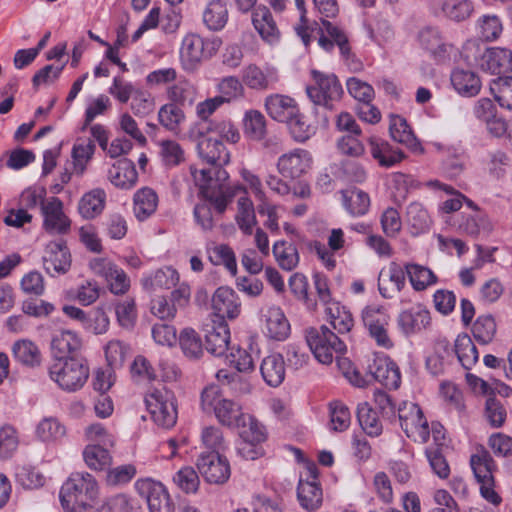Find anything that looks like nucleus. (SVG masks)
I'll return each instance as SVG.
<instances>
[{
    "label": "nucleus",
    "mask_w": 512,
    "mask_h": 512,
    "mask_svg": "<svg viewBox=\"0 0 512 512\" xmlns=\"http://www.w3.org/2000/svg\"><path fill=\"white\" fill-rule=\"evenodd\" d=\"M206 350L216 356H226L230 351V330L225 321H214L206 330Z\"/></svg>",
    "instance_id": "412c9836"
},
{
    "label": "nucleus",
    "mask_w": 512,
    "mask_h": 512,
    "mask_svg": "<svg viewBox=\"0 0 512 512\" xmlns=\"http://www.w3.org/2000/svg\"><path fill=\"white\" fill-rule=\"evenodd\" d=\"M201 407L206 413H213L218 422L227 427L246 426V415L241 405L226 398L216 385L206 387L201 394Z\"/></svg>",
    "instance_id": "f03ea898"
},
{
    "label": "nucleus",
    "mask_w": 512,
    "mask_h": 512,
    "mask_svg": "<svg viewBox=\"0 0 512 512\" xmlns=\"http://www.w3.org/2000/svg\"><path fill=\"white\" fill-rule=\"evenodd\" d=\"M273 255L279 267L285 271L294 270L300 261L297 247L284 240L276 241L273 244Z\"/></svg>",
    "instance_id": "a19ab883"
},
{
    "label": "nucleus",
    "mask_w": 512,
    "mask_h": 512,
    "mask_svg": "<svg viewBox=\"0 0 512 512\" xmlns=\"http://www.w3.org/2000/svg\"><path fill=\"white\" fill-rule=\"evenodd\" d=\"M389 133L394 141L405 145L412 152L417 154L423 153L421 143L415 137L406 119L402 116H390Z\"/></svg>",
    "instance_id": "c85d7f7f"
},
{
    "label": "nucleus",
    "mask_w": 512,
    "mask_h": 512,
    "mask_svg": "<svg viewBox=\"0 0 512 512\" xmlns=\"http://www.w3.org/2000/svg\"><path fill=\"white\" fill-rule=\"evenodd\" d=\"M83 458L86 465L96 471L105 469L112 462L109 450L100 444L87 445L83 451Z\"/></svg>",
    "instance_id": "3c124183"
},
{
    "label": "nucleus",
    "mask_w": 512,
    "mask_h": 512,
    "mask_svg": "<svg viewBox=\"0 0 512 512\" xmlns=\"http://www.w3.org/2000/svg\"><path fill=\"white\" fill-rule=\"evenodd\" d=\"M480 67L493 75L512 72V51L502 47L489 48L483 55Z\"/></svg>",
    "instance_id": "bb28decb"
},
{
    "label": "nucleus",
    "mask_w": 512,
    "mask_h": 512,
    "mask_svg": "<svg viewBox=\"0 0 512 512\" xmlns=\"http://www.w3.org/2000/svg\"><path fill=\"white\" fill-rule=\"evenodd\" d=\"M197 468L205 480L212 484H223L230 477V465L226 458L217 452L201 453Z\"/></svg>",
    "instance_id": "dca6fc26"
},
{
    "label": "nucleus",
    "mask_w": 512,
    "mask_h": 512,
    "mask_svg": "<svg viewBox=\"0 0 512 512\" xmlns=\"http://www.w3.org/2000/svg\"><path fill=\"white\" fill-rule=\"evenodd\" d=\"M368 143L372 157L381 167H393L405 158L402 150L393 147L386 140L370 137Z\"/></svg>",
    "instance_id": "cd10ccee"
},
{
    "label": "nucleus",
    "mask_w": 512,
    "mask_h": 512,
    "mask_svg": "<svg viewBox=\"0 0 512 512\" xmlns=\"http://www.w3.org/2000/svg\"><path fill=\"white\" fill-rule=\"evenodd\" d=\"M221 40L217 37L203 38L198 34H187L181 43L180 60L185 71L197 69L203 60L211 58L219 50Z\"/></svg>",
    "instance_id": "20e7f679"
},
{
    "label": "nucleus",
    "mask_w": 512,
    "mask_h": 512,
    "mask_svg": "<svg viewBox=\"0 0 512 512\" xmlns=\"http://www.w3.org/2000/svg\"><path fill=\"white\" fill-rule=\"evenodd\" d=\"M158 119L167 130L176 132L180 124L185 120V114L176 104L163 105L158 112Z\"/></svg>",
    "instance_id": "338daca9"
},
{
    "label": "nucleus",
    "mask_w": 512,
    "mask_h": 512,
    "mask_svg": "<svg viewBox=\"0 0 512 512\" xmlns=\"http://www.w3.org/2000/svg\"><path fill=\"white\" fill-rule=\"evenodd\" d=\"M406 285L405 265L391 262L389 266L382 269L378 277V289L382 297L392 299Z\"/></svg>",
    "instance_id": "aec40b11"
},
{
    "label": "nucleus",
    "mask_w": 512,
    "mask_h": 512,
    "mask_svg": "<svg viewBox=\"0 0 512 512\" xmlns=\"http://www.w3.org/2000/svg\"><path fill=\"white\" fill-rule=\"evenodd\" d=\"M190 297V286L185 282L179 283L169 298L158 296L151 301V313L161 320H172L179 309L188 305Z\"/></svg>",
    "instance_id": "9b49d317"
},
{
    "label": "nucleus",
    "mask_w": 512,
    "mask_h": 512,
    "mask_svg": "<svg viewBox=\"0 0 512 512\" xmlns=\"http://www.w3.org/2000/svg\"><path fill=\"white\" fill-rule=\"evenodd\" d=\"M312 154L302 148L292 149L282 154L277 160V170L286 179H298L312 168Z\"/></svg>",
    "instance_id": "ddd939ff"
},
{
    "label": "nucleus",
    "mask_w": 512,
    "mask_h": 512,
    "mask_svg": "<svg viewBox=\"0 0 512 512\" xmlns=\"http://www.w3.org/2000/svg\"><path fill=\"white\" fill-rule=\"evenodd\" d=\"M470 466L480 485L481 496L489 503L497 506L502 499L494 490V472L496 464L489 451L480 446L470 457Z\"/></svg>",
    "instance_id": "423d86ee"
},
{
    "label": "nucleus",
    "mask_w": 512,
    "mask_h": 512,
    "mask_svg": "<svg viewBox=\"0 0 512 512\" xmlns=\"http://www.w3.org/2000/svg\"><path fill=\"white\" fill-rule=\"evenodd\" d=\"M244 133L252 140L260 141L266 134V120L258 110H249L243 118Z\"/></svg>",
    "instance_id": "6e6d98bb"
},
{
    "label": "nucleus",
    "mask_w": 512,
    "mask_h": 512,
    "mask_svg": "<svg viewBox=\"0 0 512 512\" xmlns=\"http://www.w3.org/2000/svg\"><path fill=\"white\" fill-rule=\"evenodd\" d=\"M208 258L214 265H223L232 275L237 273L235 253L226 244H218L207 250Z\"/></svg>",
    "instance_id": "864d4df0"
},
{
    "label": "nucleus",
    "mask_w": 512,
    "mask_h": 512,
    "mask_svg": "<svg viewBox=\"0 0 512 512\" xmlns=\"http://www.w3.org/2000/svg\"><path fill=\"white\" fill-rule=\"evenodd\" d=\"M159 155L166 167H175L185 161V152L181 145L174 140L159 142Z\"/></svg>",
    "instance_id": "bf43d9fd"
},
{
    "label": "nucleus",
    "mask_w": 512,
    "mask_h": 512,
    "mask_svg": "<svg viewBox=\"0 0 512 512\" xmlns=\"http://www.w3.org/2000/svg\"><path fill=\"white\" fill-rule=\"evenodd\" d=\"M398 418L401 428L408 438L422 444L429 440L430 426L417 404L404 402L398 408Z\"/></svg>",
    "instance_id": "1a4fd4ad"
},
{
    "label": "nucleus",
    "mask_w": 512,
    "mask_h": 512,
    "mask_svg": "<svg viewBox=\"0 0 512 512\" xmlns=\"http://www.w3.org/2000/svg\"><path fill=\"white\" fill-rule=\"evenodd\" d=\"M252 22L262 39L269 43L278 41L280 32L266 6L257 7L252 14Z\"/></svg>",
    "instance_id": "e433bc0d"
},
{
    "label": "nucleus",
    "mask_w": 512,
    "mask_h": 512,
    "mask_svg": "<svg viewBox=\"0 0 512 512\" xmlns=\"http://www.w3.org/2000/svg\"><path fill=\"white\" fill-rule=\"evenodd\" d=\"M147 410L154 422L164 428H171L177 420V407L173 392L164 386L154 388L145 396Z\"/></svg>",
    "instance_id": "6e6552de"
},
{
    "label": "nucleus",
    "mask_w": 512,
    "mask_h": 512,
    "mask_svg": "<svg viewBox=\"0 0 512 512\" xmlns=\"http://www.w3.org/2000/svg\"><path fill=\"white\" fill-rule=\"evenodd\" d=\"M307 473V479H300L299 481L297 491L298 500L304 509L308 511H315L320 508L323 501L322 489L317 482V467L315 465L309 466Z\"/></svg>",
    "instance_id": "a211bd4d"
},
{
    "label": "nucleus",
    "mask_w": 512,
    "mask_h": 512,
    "mask_svg": "<svg viewBox=\"0 0 512 512\" xmlns=\"http://www.w3.org/2000/svg\"><path fill=\"white\" fill-rule=\"evenodd\" d=\"M236 222L243 233L247 235L252 234L253 227L256 224V217L253 203L248 197H240L238 200Z\"/></svg>",
    "instance_id": "680f3d73"
},
{
    "label": "nucleus",
    "mask_w": 512,
    "mask_h": 512,
    "mask_svg": "<svg viewBox=\"0 0 512 512\" xmlns=\"http://www.w3.org/2000/svg\"><path fill=\"white\" fill-rule=\"evenodd\" d=\"M306 341L315 358L322 364H331L346 351V345L332 330L322 325L306 331Z\"/></svg>",
    "instance_id": "39448f33"
},
{
    "label": "nucleus",
    "mask_w": 512,
    "mask_h": 512,
    "mask_svg": "<svg viewBox=\"0 0 512 512\" xmlns=\"http://www.w3.org/2000/svg\"><path fill=\"white\" fill-rule=\"evenodd\" d=\"M179 273L171 266H164L151 273L145 274L141 284L145 290L171 289L179 283Z\"/></svg>",
    "instance_id": "2f4dec72"
},
{
    "label": "nucleus",
    "mask_w": 512,
    "mask_h": 512,
    "mask_svg": "<svg viewBox=\"0 0 512 512\" xmlns=\"http://www.w3.org/2000/svg\"><path fill=\"white\" fill-rule=\"evenodd\" d=\"M43 216V227L51 234H67L70 231L71 220L63 211V203L57 197L43 199L40 202Z\"/></svg>",
    "instance_id": "4468645a"
},
{
    "label": "nucleus",
    "mask_w": 512,
    "mask_h": 512,
    "mask_svg": "<svg viewBox=\"0 0 512 512\" xmlns=\"http://www.w3.org/2000/svg\"><path fill=\"white\" fill-rule=\"evenodd\" d=\"M451 84L462 96L473 97L481 89V81L476 73L464 69H455L451 73Z\"/></svg>",
    "instance_id": "58836bf2"
},
{
    "label": "nucleus",
    "mask_w": 512,
    "mask_h": 512,
    "mask_svg": "<svg viewBox=\"0 0 512 512\" xmlns=\"http://www.w3.org/2000/svg\"><path fill=\"white\" fill-rule=\"evenodd\" d=\"M228 20L227 4L223 0H211L203 11V22L208 29L219 31Z\"/></svg>",
    "instance_id": "79ce46f5"
},
{
    "label": "nucleus",
    "mask_w": 512,
    "mask_h": 512,
    "mask_svg": "<svg viewBox=\"0 0 512 512\" xmlns=\"http://www.w3.org/2000/svg\"><path fill=\"white\" fill-rule=\"evenodd\" d=\"M158 195L149 187L137 190L133 196V213L137 220L145 221L151 217L158 206Z\"/></svg>",
    "instance_id": "72a5a7b5"
},
{
    "label": "nucleus",
    "mask_w": 512,
    "mask_h": 512,
    "mask_svg": "<svg viewBox=\"0 0 512 512\" xmlns=\"http://www.w3.org/2000/svg\"><path fill=\"white\" fill-rule=\"evenodd\" d=\"M106 204V193L103 189L96 188L85 193L79 203L78 212L84 219H94L99 216Z\"/></svg>",
    "instance_id": "4c0bfd02"
},
{
    "label": "nucleus",
    "mask_w": 512,
    "mask_h": 512,
    "mask_svg": "<svg viewBox=\"0 0 512 512\" xmlns=\"http://www.w3.org/2000/svg\"><path fill=\"white\" fill-rule=\"evenodd\" d=\"M420 46L428 51L437 61H444L449 57L451 45L443 38L440 30L435 27H425L418 34Z\"/></svg>",
    "instance_id": "b1692460"
},
{
    "label": "nucleus",
    "mask_w": 512,
    "mask_h": 512,
    "mask_svg": "<svg viewBox=\"0 0 512 512\" xmlns=\"http://www.w3.org/2000/svg\"><path fill=\"white\" fill-rule=\"evenodd\" d=\"M322 27L329 38L322 35L318 40L319 45L324 50L330 52L336 44L339 48L342 58L347 62V64L351 66L355 71L361 70L362 64L354 59L349 40L345 32L328 20H322Z\"/></svg>",
    "instance_id": "2eb2a0df"
},
{
    "label": "nucleus",
    "mask_w": 512,
    "mask_h": 512,
    "mask_svg": "<svg viewBox=\"0 0 512 512\" xmlns=\"http://www.w3.org/2000/svg\"><path fill=\"white\" fill-rule=\"evenodd\" d=\"M212 309L219 318L218 321H225V318L235 319L240 315L241 301L233 289L222 286L212 296Z\"/></svg>",
    "instance_id": "6ab92c4d"
},
{
    "label": "nucleus",
    "mask_w": 512,
    "mask_h": 512,
    "mask_svg": "<svg viewBox=\"0 0 512 512\" xmlns=\"http://www.w3.org/2000/svg\"><path fill=\"white\" fill-rule=\"evenodd\" d=\"M42 260L44 269L52 276L65 274L71 267V254L66 243L62 240L47 244Z\"/></svg>",
    "instance_id": "f3484780"
},
{
    "label": "nucleus",
    "mask_w": 512,
    "mask_h": 512,
    "mask_svg": "<svg viewBox=\"0 0 512 512\" xmlns=\"http://www.w3.org/2000/svg\"><path fill=\"white\" fill-rule=\"evenodd\" d=\"M265 110L267 114L278 122L285 123L296 115L298 105L296 101L287 95L272 94L265 98Z\"/></svg>",
    "instance_id": "a878e982"
},
{
    "label": "nucleus",
    "mask_w": 512,
    "mask_h": 512,
    "mask_svg": "<svg viewBox=\"0 0 512 512\" xmlns=\"http://www.w3.org/2000/svg\"><path fill=\"white\" fill-rule=\"evenodd\" d=\"M246 192L245 188L240 185L235 186H220L217 192L215 191H206L205 197L206 199L214 206L216 211L219 214L225 212L228 204L233 200L234 196L239 192Z\"/></svg>",
    "instance_id": "603ef678"
},
{
    "label": "nucleus",
    "mask_w": 512,
    "mask_h": 512,
    "mask_svg": "<svg viewBox=\"0 0 512 512\" xmlns=\"http://www.w3.org/2000/svg\"><path fill=\"white\" fill-rule=\"evenodd\" d=\"M455 353L464 369L470 370L479 359L477 347L467 334H460L455 340Z\"/></svg>",
    "instance_id": "c03bdc74"
},
{
    "label": "nucleus",
    "mask_w": 512,
    "mask_h": 512,
    "mask_svg": "<svg viewBox=\"0 0 512 512\" xmlns=\"http://www.w3.org/2000/svg\"><path fill=\"white\" fill-rule=\"evenodd\" d=\"M313 84L307 86L309 99L318 106L332 110L343 95L342 85L336 75L312 70Z\"/></svg>",
    "instance_id": "0eeeda50"
},
{
    "label": "nucleus",
    "mask_w": 512,
    "mask_h": 512,
    "mask_svg": "<svg viewBox=\"0 0 512 512\" xmlns=\"http://www.w3.org/2000/svg\"><path fill=\"white\" fill-rule=\"evenodd\" d=\"M480 38L484 41H494L502 33V22L496 15H483L477 21Z\"/></svg>",
    "instance_id": "774afa93"
},
{
    "label": "nucleus",
    "mask_w": 512,
    "mask_h": 512,
    "mask_svg": "<svg viewBox=\"0 0 512 512\" xmlns=\"http://www.w3.org/2000/svg\"><path fill=\"white\" fill-rule=\"evenodd\" d=\"M94 152L95 144L90 139L74 144L72 148L73 170L77 175H83Z\"/></svg>",
    "instance_id": "4d7b16f0"
},
{
    "label": "nucleus",
    "mask_w": 512,
    "mask_h": 512,
    "mask_svg": "<svg viewBox=\"0 0 512 512\" xmlns=\"http://www.w3.org/2000/svg\"><path fill=\"white\" fill-rule=\"evenodd\" d=\"M390 317L387 311L378 305H370L362 311V321L370 336L377 345L385 349L393 347V341L388 335L387 327Z\"/></svg>",
    "instance_id": "f8f14e48"
},
{
    "label": "nucleus",
    "mask_w": 512,
    "mask_h": 512,
    "mask_svg": "<svg viewBox=\"0 0 512 512\" xmlns=\"http://www.w3.org/2000/svg\"><path fill=\"white\" fill-rule=\"evenodd\" d=\"M371 375L375 380L389 389H397L401 383L398 366L388 357H377L369 365Z\"/></svg>",
    "instance_id": "393cba45"
},
{
    "label": "nucleus",
    "mask_w": 512,
    "mask_h": 512,
    "mask_svg": "<svg viewBox=\"0 0 512 512\" xmlns=\"http://www.w3.org/2000/svg\"><path fill=\"white\" fill-rule=\"evenodd\" d=\"M325 311L333 329H335L339 334L348 333L352 329V315L350 311H348L346 307L342 306L339 302L330 303L329 306L326 307Z\"/></svg>",
    "instance_id": "a18cd8bd"
},
{
    "label": "nucleus",
    "mask_w": 512,
    "mask_h": 512,
    "mask_svg": "<svg viewBox=\"0 0 512 512\" xmlns=\"http://www.w3.org/2000/svg\"><path fill=\"white\" fill-rule=\"evenodd\" d=\"M135 490L146 500L149 512H175V504L167 488L151 478L138 479Z\"/></svg>",
    "instance_id": "9d476101"
},
{
    "label": "nucleus",
    "mask_w": 512,
    "mask_h": 512,
    "mask_svg": "<svg viewBox=\"0 0 512 512\" xmlns=\"http://www.w3.org/2000/svg\"><path fill=\"white\" fill-rule=\"evenodd\" d=\"M216 95L223 104L231 103L244 98L245 88L243 82L236 76H225L216 84Z\"/></svg>",
    "instance_id": "37998d69"
},
{
    "label": "nucleus",
    "mask_w": 512,
    "mask_h": 512,
    "mask_svg": "<svg viewBox=\"0 0 512 512\" xmlns=\"http://www.w3.org/2000/svg\"><path fill=\"white\" fill-rule=\"evenodd\" d=\"M406 221L413 229L414 234L426 231L430 225V217L421 203L413 202L406 210Z\"/></svg>",
    "instance_id": "13d9d810"
},
{
    "label": "nucleus",
    "mask_w": 512,
    "mask_h": 512,
    "mask_svg": "<svg viewBox=\"0 0 512 512\" xmlns=\"http://www.w3.org/2000/svg\"><path fill=\"white\" fill-rule=\"evenodd\" d=\"M490 92L500 107L512 110V76H500L491 80Z\"/></svg>",
    "instance_id": "5fc2aeb1"
},
{
    "label": "nucleus",
    "mask_w": 512,
    "mask_h": 512,
    "mask_svg": "<svg viewBox=\"0 0 512 512\" xmlns=\"http://www.w3.org/2000/svg\"><path fill=\"white\" fill-rule=\"evenodd\" d=\"M179 344L182 352L188 358L197 359L203 354L201 338L193 329L185 328L181 331Z\"/></svg>",
    "instance_id": "052dcab7"
},
{
    "label": "nucleus",
    "mask_w": 512,
    "mask_h": 512,
    "mask_svg": "<svg viewBox=\"0 0 512 512\" xmlns=\"http://www.w3.org/2000/svg\"><path fill=\"white\" fill-rule=\"evenodd\" d=\"M198 153L207 163L222 167L230 162V154L217 138L202 137L197 145Z\"/></svg>",
    "instance_id": "c756f323"
},
{
    "label": "nucleus",
    "mask_w": 512,
    "mask_h": 512,
    "mask_svg": "<svg viewBox=\"0 0 512 512\" xmlns=\"http://www.w3.org/2000/svg\"><path fill=\"white\" fill-rule=\"evenodd\" d=\"M82 347L81 338L70 330H62L54 334L51 341L53 352L64 359V356L77 353Z\"/></svg>",
    "instance_id": "ea45409f"
},
{
    "label": "nucleus",
    "mask_w": 512,
    "mask_h": 512,
    "mask_svg": "<svg viewBox=\"0 0 512 512\" xmlns=\"http://www.w3.org/2000/svg\"><path fill=\"white\" fill-rule=\"evenodd\" d=\"M99 487L88 472H74L63 483L59 498L65 512H107L98 504Z\"/></svg>",
    "instance_id": "f257e3e1"
},
{
    "label": "nucleus",
    "mask_w": 512,
    "mask_h": 512,
    "mask_svg": "<svg viewBox=\"0 0 512 512\" xmlns=\"http://www.w3.org/2000/svg\"><path fill=\"white\" fill-rule=\"evenodd\" d=\"M430 6L434 14L443 15L455 22L468 19L474 11L470 0H431Z\"/></svg>",
    "instance_id": "4be33fe9"
},
{
    "label": "nucleus",
    "mask_w": 512,
    "mask_h": 512,
    "mask_svg": "<svg viewBox=\"0 0 512 512\" xmlns=\"http://www.w3.org/2000/svg\"><path fill=\"white\" fill-rule=\"evenodd\" d=\"M285 123L291 136L297 142H305L315 134V127L308 123L307 118L300 112L299 108L296 115Z\"/></svg>",
    "instance_id": "e2e57ef3"
},
{
    "label": "nucleus",
    "mask_w": 512,
    "mask_h": 512,
    "mask_svg": "<svg viewBox=\"0 0 512 512\" xmlns=\"http://www.w3.org/2000/svg\"><path fill=\"white\" fill-rule=\"evenodd\" d=\"M110 182L120 189L133 188L138 180V173L134 163L129 159H120L108 171Z\"/></svg>",
    "instance_id": "7c9ffc66"
},
{
    "label": "nucleus",
    "mask_w": 512,
    "mask_h": 512,
    "mask_svg": "<svg viewBox=\"0 0 512 512\" xmlns=\"http://www.w3.org/2000/svg\"><path fill=\"white\" fill-rule=\"evenodd\" d=\"M264 318L266 333L271 339L281 341L288 337L290 324L280 307H269L264 314Z\"/></svg>",
    "instance_id": "c9c22d12"
},
{
    "label": "nucleus",
    "mask_w": 512,
    "mask_h": 512,
    "mask_svg": "<svg viewBox=\"0 0 512 512\" xmlns=\"http://www.w3.org/2000/svg\"><path fill=\"white\" fill-rule=\"evenodd\" d=\"M430 320V312L421 305H415L400 312L397 323L405 335H412L425 329Z\"/></svg>",
    "instance_id": "5701e85b"
},
{
    "label": "nucleus",
    "mask_w": 512,
    "mask_h": 512,
    "mask_svg": "<svg viewBox=\"0 0 512 512\" xmlns=\"http://www.w3.org/2000/svg\"><path fill=\"white\" fill-rule=\"evenodd\" d=\"M343 205L353 216H362L366 214L370 206V198L362 190L353 188L342 192Z\"/></svg>",
    "instance_id": "8fccbe9b"
},
{
    "label": "nucleus",
    "mask_w": 512,
    "mask_h": 512,
    "mask_svg": "<svg viewBox=\"0 0 512 512\" xmlns=\"http://www.w3.org/2000/svg\"><path fill=\"white\" fill-rule=\"evenodd\" d=\"M50 379L65 392H76L83 388L89 378L86 361L76 356L58 359L48 370Z\"/></svg>",
    "instance_id": "7ed1b4c3"
},
{
    "label": "nucleus",
    "mask_w": 512,
    "mask_h": 512,
    "mask_svg": "<svg viewBox=\"0 0 512 512\" xmlns=\"http://www.w3.org/2000/svg\"><path fill=\"white\" fill-rule=\"evenodd\" d=\"M357 418L363 431L371 436L377 437L383 431V425L377 412L367 403H359L357 407Z\"/></svg>",
    "instance_id": "49530a36"
},
{
    "label": "nucleus",
    "mask_w": 512,
    "mask_h": 512,
    "mask_svg": "<svg viewBox=\"0 0 512 512\" xmlns=\"http://www.w3.org/2000/svg\"><path fill=\"white\" fill-rule=\"evenodd\" d=\"M243 85L256 91H265L277 82V76L272 71H264L255 64H250L242 70Z\"/></svg>",
    "instance_id": "473e14b6"
},
{
    "label": "nucleus",
    "mask_w": 512,
    "mask_h": 512,
    "mask_svg": "<svg viewBox=\"0 0 512 512\" xmlns=\"http://www.w3.org/2000/svg\"><path fill=\"white\" fill-rule=\"evenodd\" d=\"M511 165V157L502 150L490 151L485 161L487 172L494 180L504 179Z\"/></svg>",
    "instance_id": "de8ad7c7"
},
{
    "label": "nucleus",
    "mask_w": 512,
    "mask_h": 512,
    "mask_svg": "<svg viewBox=\"0 0 512 512\" xmlns=\"http://www.w3.org/2000/svg\"><path fill=\"white\" fill-rule=\"evenodd\" d=\"M260 372L265 383L278 387L285 379V361L281 354L273 353L266 356L260 364Z\"/></svg>",
    "instance_id": "f704fd0d"
},
{
    "label": "nucleus",
    "mask_w": 512,
    "mask_h": 512,
    "mask_svg": "<svg viewBox=\"0 0 512 512\" xmlns=\"http://www.w3.org/2000/svg\"><path fill=\"white\" fill-rule=\"evenodd\" d=\"M169 99L174 104L192 105L196 100V89L188 81H179L167 90Z\"/></svg>",
    "instance_id": "69168bd1"
},
{
    "label": "nucleus",
    "mask_w": 512,
    "mask_h": 512,
    "mask_svg": "<svg viewBox=\"0 0 512 512\" xmlns=\"http://www.w3.org/2000/svg\"><path fill=\"white\" fill-rule=\"evenodd\" d=\"M65 433V427L54 417L44 418L36 428V434L43 442L57 441L64 437Z\"/></svg>",
    "instance_id": "0e129e2a"
},
{
    "label": "nucleus",
    "mask_w": 512,
    "mask_h": 512,
    "mask_svg": "<svg viewBox=\"0 0 512 512\" xmlns=\"http://www.w3.org/2000/svg\"><path fill=\"white\" fill-rule=\"evenodd\" d=\"M405 270L413 289L416 291H423L437 282L436 275L425 266L407 263L405 264Z\"/></svg>",
    "instance_id": "09e8293b"
}]
</instances>
